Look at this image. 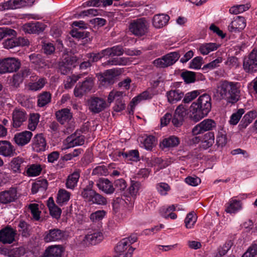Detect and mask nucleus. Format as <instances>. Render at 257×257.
<instances>
[{
	"instance_id": "5",
	"label": "nucleus",
	"mask_w": 257,
	"mask_h": 257,
	"mask_svg": "<svg viewBox=\"0 0 257 257\" xmlns=\"http://www.w3.org/2000/svg\"><path fill=\"white\" fill-rule=\"evenodd\" d=\"M148 23L145 18H141L131 21L129 25L130 32L136 36H143L147 33Z\"/></svg>"
},
{
	"instance_id": "32",
	"label": "nucleus",
	"mask_w": 257,
	"mask_h": 257,
	"mask_svg": "<svg viewBox=\"0 0 257 257\" xmlns=\"http://www.w3.org/2000/svg\"><path fill=\"white\" fill-rule=\"evenodd\" d=\"M48 182L45 179H41L33 183L31 191L34 194L37 193L38 191H45L48 187Z\"/></svg>"
},
{
	"instance_id": "21",
	"label": "nucleus",
	"mask_w": 257,
	"mask_h": 257,
	"mask_svg": "<svg viewBox=\"0 0 257 257\" xmlns=\"http://www.w3.org/2000/svg\"><path fill=\"white\" fill-rule=\"evenodd\" d=\"M16 232L7 226L0 231V241L4 244L12 243L15 240Z\"/></svg>"
},
{
	"instance_id": "34",
	"label": "nucleus",
	"mask_w": 257,
	"mask_h": 257,
	"mask_svg": "<svg viewBox=\"0 0 257 257\" xmlns=\"http://www.w3.org/2000/svg\"><path fill=\"white\" fill-rule=\"evenodd\" d=\"M66 142L69 148L82 145L84 143V137L82 135L79 136H76L75 135H72L66 139Z\"/></svg>"
},
{
	"instance_id": "55",
	"label": "nucleus",
	"mask_w": 257,
	"mask_h": 257,
	"mask_svg": "<svg viewBox=\"0 0 257 257\" xmlns=\"http://www.w3.org/2000/svg\"><path fill=\"white\" fill-rule=\"evenodd\" d=\"M156 188L161 195H166L170 190V186L168 184L163 182L157 184Z\"/></svg>"
},
{
	"instance_id": "42",
	"label": "nucleus",
	"mask_w": 257,
	"mask_h": 257,
	"mask_svg": "<svg viewBox=\"0 0 257 257\" xmlns=\"http://www.w3.org/2000/svg\"><path fill=\"white\" fill-rule=\"evenodd\" d=\"M118 156H122L123 158L128 161H138L139 160V153L137 150H131L126 153L119 152Z\"/></svg>"
},
{
	"instance_id": "18",
	"label": "nucleus",
	"mask_w": 257,
	"mask_h": 257,
	"mask_svg": "<svg viewBox=\"0 0 257 257\" xmlns=\"http://www.w3.org/2000/svg\"><path fill=\"white\" fill-rule=\"evenodd\" d=\"M32 148L36 152H44L46 150L47 143L42 134H37L33 139Z\"/></svg>"
},
{
	"instance_id": "41",
	"label": "nucleus",
	"mask_w": 257,
	"mask_h": 257,
	"mask_svg": "<svg viewBox=\"0 0 257 257\" xmlns=\"http://www.w3.org/2000/svg\"><path fill=\"white\" fill-rule=\"evenodd\" d=\"M227 143L226 133L225 130L220 127L217 132L216 136V145L218 147H223Z\"/></svg>"
},
{
	"instance_id": "63",
	"label": "nucleus",
	"mask_w": 257,
	"mask_h": 257,
	"mask_svg": "<svg viewBox=\"0 0 257 257\" xmlns=\"http://www.w3.org/2000/svg\"><path fill=\"white\" fill-rule=\"evenodd\" d=\"M107 174V169L104 166H98L95 167L92 171V175L106 176Z\"/></svg>"
},
{
	"instance_id": "36",
	"label": "nucleus",
	"mask_w": 257,
	"mask_h": 257,
	"mask_svg": "<svg viewBox=\"0 0 257 257\" xmlns=\"http://www.w3.org/2000/svg\"><path fill=\"white\" fill-rule=\"evenodd\" d=\"M233 245L231 240L227 241L223 245L220 246L217 249V251L213 254V257H223L230 249Z\"/></svg>"
},
{
	"instance_id": "61",
	"label": "nucleus",
	"mask_w": 257,
	"mask_h": 257,
	"mask_svg": "<svg viewBox=\"0 0 257 257\" xmlns=\"http://www.w3.org/2000/svg\"><path fill=\"white\" fill-rule=\"evenodd\" d=\"M141 184L138 181H133L131 182V185L129 188V192L131 195L136 196L140 189Z\"/></svg>"
},
{
	"instance_id": "56",
	"label": "nucleus",
	"mask_w": 257,
	"mask_h": 257,
	"mask_svg": "<svg viewBox=\"0 0 257 257\" xmlns=\"http://www.w3.org/2000/svg\"><path fill=\"white\" fill-rule=\"evenodd\" d=\"M181 76L184 81L187 83L194 82L195 81V74L191 71H186L181 74Z\"/></svg>"
},
{
	"instance_id": "29",
	"label": "nucleus",
	"mask_w": 257,
	"mask_h": 257,
	"mask_svg": "<svg viewBox=\"0 0 257 257\" xmlns=\"http://www.w3.org/2000/svg\"><path fill=\"white\" fill-rule=\"evenodd\" d=\"M24 163H26V162L24 158L17 157L12 160L10 163V167L14 172L20 173L25 167Z\"/></svg>"
},
{
	"instance_id": "16",
	"label": "nucleus",
	"mask_w": 257,
	"mask_h": 257,
	"mask_svg": "<svg viewBox=\"0 0 257 257\" xmlns=\"http://www.w3.org/2000/svg\"><path fill=\"white\" fill-rule=\"evenodd\" d=\"M65 232L58 229H51L46 232L44 235V240L46 242L56 241L63 239Z\"/></svg>"
},
{
	"instance_id": "33",
	"label": "nucleus",
	"mask_w": 257,
	"mask_h": 257,
	"mask_svg": "<svg viewBox=\"0 0 257 257\" xmlns=\"http://www.w3.org/2000/svg\"><path fill=\"white\" fill-rule=\"evenodd\" d=\"M220 45L216 43H208L202 44L199 48V51L203 55H207L210 52L217 50Z\"/></svg>"
},
{
	"instance_id": "51",
	"label": "nucleus",
	"mask_w": 257,
	"mask_h": 257,
	"mask_svg": "<svg viewBox=\"0 0 257 257\" xmlns=\"http://www.w3.org/2000/svg\"><path fill=\"white\" fill-rule=\"evenodd\" d=\"M144 147L147 150H151L156 145V139L153 136H149L144 140L143 143Z\"/></svg>"
},
{
	"instance_id": "44",
	"label": "nucleus",
	"mask_w": 257,
	"mask_h": 257,
	"mask_svg": "<svg viewBox=\"0 0 257 257\" xmlns=\"http://www.w3.org/2000/svg\"><path fill=\"white\" fill-rule=\"evenodd\" d=\"M125 95L124 93L122 91L112 90L111 91L107 97L108 103L110 104L113 101L115 102L120 100L123 99V96Z\"/></svg>"
},
{
	"instance_id": "50",
	"label": "nucleus",
	"mask_w": 257,
	"mask_h": 257,
	"mask_svg": "<svg viewBox=\"0 0 257 257\" xmlns=\"http://www.w3.org/2000/svg\"><path fill=\"white\" fill-rule=\"evenodd\" d=\"M244 113L243 109H239L236 112L233 113L230 116L229 123L231 125H236L241 118L242 114Z\"/></svg>"
},
{
	"instance_id": "25",
	"label": "nucleus",
	"mask_w": 257,
	"mask_h": 257,
	"mask_svg": "<svg viewBox=\"0 0 257 257\" xmlns=\"http://www.w3.org/2000/svg\"><path fill=\"white\" fill-rule=\"evenodd\" d=\"M80 176V171L76 170L73 173L68 175L66 181L67 188L73 190L77 186Z\"/></svg>"
},
{
	"instance_id": "37",
	"label": "nucleus",
	"mask_w": 257,
	"mask_h": 257,
	"mask_svg": "<svg viewBox=\"0 0 257 257\" xmlns=\"http://www.w3.org/2000/svg\"><path fill=\"white\" fill-rule=\"evenodd\" d=\"M51 100V94L50 92L44 91L38 96L37 104L39 107H44L49 104Z\"/></svg>"
},
{
	"instance_id": "62",
	"label": "nucleus",
	"mask_w": 257,
	"mask_h": 257,
	"mask_svg": "<svg viewBox=\"0 0 257 257\" xmlns=\"http://www.w3.org/2000/svg\"><path fill=\"white\" fill-rule=\"evenodd\" d=\"M199 95V92L197 90L188 92L185 95L183 101L184 103H188L196 98Z\"/></svg>"
},
{
	"instance_id": "8",
	"label": "nucleus",
	"mask_w": 257,
	"mask_h": 257,
	"mask_svg": "<svg viewBox=\"0 0 257 257\" xmlns=\"http://www.w3.org/2000/svg\"><path fill=\"white\" fill-rule=\"evenodd\" d=\"M243 68L248 73L257 71V49H253L248 56L244 59Z\"/></svg>"
},
{
	"instance_id": "46",
	"label": "nucleus",
	"mask_w": 257,
	"mask_h": 257,
	"mask_svg": "<svg viewBox=\"0 0 257 257\" xmlns=\"http://www.w3.org/2000/svg\"><path fill=\"white\" fill-rule=\"evenodd\" d=\"M40 117V114L37 113L30 114L28 125V127L30 130L34 131L36 130L39 122Z\"/></svg>"
},
{
	"instance_id": "60",
	"label": "nucleus",
	"mask_w": 257,
	"mask_h": 257,
	"mask_svg": "<svg viewBox=\"0 0 257 257\" xmlns=\"http://www.w3.org/2000/svg\"><path fill=\"white\" fill-rule=\"evenodd\" d=\"M31 210L33 218L36 220H39L41 212L39 210L38 205L37 204H31L29 207Z\"/></svg>"
},
{
	"instance_id": "9",
	"label": "nucleus",
	"mask_w": 257,
	"mask_h": 257,
	"mask_svg": "<svg viewBox=\"0 0 257 257\" xmlns=\"http://www.w3.org/2000/svg\"><path fill=\"white\" fill-rule=\"evenodd\" d=\"M34 0H9L0 4V11L14 10L31 6Z\"/></svg>"
},
{
	"instance_id": "28",
	"label": "nucleus",
	"mask_w": 257,
	"mask_h": 257,
	"mask_svg": "<svg viewBox=\"0 0 257 257\" xmlns=\"http://www.w3.org/2000/svg\"><path fill=\"white\" fill-rule=\"evenodd\" d=\"M169 19L170 17L167 15H156L153 19V25L156 28H161L167 24Z\"/></svg>"
},
{
	"instance_id": "3",
	"label": "nucleus",
	"mask_w": 257,
	"mask_h": 257,
	"mask_svg": "<svg viewBox=\"0 0 257 257\" xmlns=\"http://www.w3.org/2000/svg\"><path fill=\"white\" fill-rule=\"evenodd\" d=\"M94 184L93 181H88L85 185L81 189V197L85 201L91 204L106 205L107 203L106 198L93 189Z\"/></svg>"
},
{
	"instance_id": "38",
	"label": "nucleus",
	"mask_w": 257,
	"mask_h": 257,
	"mask_svg": "<svg viewBox=\"0 0 257 257\" xmlns=\"http://www.w3.org/2000/svg\"><path fill=\"white\" fill-rule=\"evenodd\" d=\"M152 97V94L148 91H144L139 95L133 98L130 104L131 109L133 110L135 105L140 102L142 100L151 99Z\"/></svg>"
},
{
	"instance_id": "64",
	"label": "nucleus",
	"mask_w": 257,
	"mask_h": 257,
	"mask_svg": "<svg viewBox=\"0 0 257 257\" xmlns=\"http://www.w3.org/2000/svg\"><path fill=\"white\" fill-rule=\"evenodd\" d=\"M222 61V59L221 57H218L216 59L211 61V62L205 65L203 67V70H206L207 69L211 70L219 66V64Z\"/></svg>"
},
{
	"instance_id": "1",
	"label": "nucleus",
	"mask_w": 257,
	"mask_h": 257,
	"mask_svg": "<svg viewBox=\"0 0 257 257\" xmlns=\"http://www.w3.org/2000/svg\"><path fill=\"white\" fill-rule=\"evenodd\" d=\"M211 109V96L208 94H203L191 105L190 118L195 122H198L207 115Z\"/></svg>"
},
{
	"instance_id": "11",
	"label": "nucleus",
	"mask_w": 257,
	"mask_h": 257,
	"mask_svg": "<svg viewBox=\"0 0 257 257\" xmlns=\"http://www.w3.org/2000/svg\"><path fill=\"white\" fill-rule=\"evenodd\" d=\"M216 126V123L214 120L207 118L196 125L192 128V133L194 136H197L207 131L210 132Z\"/></svg>"
},
{
	"instance_id": "45",
	"label": "nucleus",
	"mask_w": 257,
	"mask_h": 257,
	"mask_svg": "<svg viewBox=\"0 0 257 257\" xmlns=\"http://www.w3.org/2000/svg\"><path fill=\"white\" fill-rule=\"evenodd\" d=\"M42 168L39 164H32L26 170V174L29 177L37 176L40 175Z\"/></svg>"
},
{
	"instance_id": "35",
	"label": "nucleus",
	"mask_w": 257,
	"mask_h": 257,
	"mask_svg": "<svg viewBox=\"0 0 257 257\" xmlns=\"http://www.w3.org/2000/svg\"><path fill=\"white\" fill-rule=\"evenodd\" d=\"M257 116L256 110H251L246 113L241 120L240 125L242 128H245Z\"/></svg>"
},
{
	"instance_id": "12",
	"label": "nucleus",
	"mask_w": 257,
	"mask_h": 257,
	"mask_svg": "<svg viewBox=\"0 0 257 257\" xmlns=\"http://www.w3.org/2000/svg\"><path fill=\"white\" fill-rule=\"evenodd\" d=\"M17 199L18 192L15 187L0 192V203L2 204H10L15 202Z\"/></svg>"
},
{
	"instance_id": "19",
	"label": "nucleus",
	"mask_w": 257,
	"mask_h": 257,
	"mask_svg": "<svg viewBox=\"0 0 257 257\" xmlns=\"http://www.w3.org/2000/svg\"><path fill=\"white\" fill-rule=\"evenodd\" d=\"M32 136V132L25 131L16 134L14 140L16 144L19 146L23 147L30 142Z\"/></svg>"
},
{
	"instance_id": "26",
	"label": "nucleus",
	"mask_w": 257,
	"mask_h": 257,
	"mask_svg": "<svg viewBox=\"0 0 257 257\" xmlns=\"http://www.w3.org/2000/svg\"><path fill=\"white\" fill-rule=\"evenodd\" d=\"M58 121L63 124L69 122L72 118V114L68 108H63L56 112Z\"/></svg>"
},
{
	"instance_id": "48",
	"label": "nucleus",
	"mask_w": 257,
	"mask_h": 257,
	"mask_svg": "<svg viewBox=\"0 0 257 257\" xmlns=\"http://www.w3.org/2000/svg\"><path fill=\"white\" fill-rule=\"evenodd\" d=\"M127 63L126 58L115 57L107 60L104 63L105 65H125Z\"/></svg>"
},
{
	"instance_id": "6",
	"label": "nucleus",
	"mask_w": 257,
	"mask_h": 257,
	"mask_svg": "<svg viewBox=\"0 0 257 257\" xmlns=\"http://www.w3.org/2000/svg\"><path fill=\"white\" fill-rule=\"evenodd\" d=\"M21 66L19 59L9 57L0 59V73L5 74L17 71Z\"/></svg>"
},
{
	"instance_id": "49",
	"label": "nucleus",
	"mask_w": 257,
	"mask_h": 257,
	"mask_svg": "<svg viewBox=\"0 0 257 257\" xmlns=\"http://www.w3.org/2000/svg\"><path fill=\"white\" fill-rule=\"evenodd\" d=\"M82 74L72 75L67 77L64 82V86L66 89L71 88L74 84L82 77Z\"/></svg>"
},
{
	"instance_id": "52",
	"label": "nucleus",
	"mask_w": 257,
	"mask_h": 257,
	"mask_svg": "<svg viewBox=\"0 0 257 257\" xmlns=\"http://www.w3.org/2000/svg\"><path fill=\"white\" fill-rule=\"evenodd\" d=\"M257 255V243L253 242L241 257H254Z\"/></svg>"
},
{
	"instance_id": "30",
	"label": "nucleus",
	"mask_w": 257,
	"mask_h": 257,
	"mask_svg": "<svg viewBox=\"0 0 257 257\" xmlns=\"http://www.w3.org/2000/svg\"><path fill=\"white\" fill-rule=\"evenodd\" d=\"M168 101L174 104L180 101L184 96L183 93L179 89L171 90L167 92Z\"/></svg>"
},
{
	"instance_id": "57",
	"label": "nucleus",
	"mask_w": 257,
	"mask_h": 257,
	"mask_svg": "<svg viewBox=\"0 0 257 257\" xmlns=\"http://www.w3.org/2000/svg\"><path fill=\"white\" fill-rule=\"evenodd\" d=\"M197 216L194 211L189 213L184 220L185 225H194L197 221Z\"/></svg>"
},
{
	"instance_id": "20",
	"label": "nucleus",
	"mask_w": 257,
	"mask_h": 257,
	"mask_svg": "<svg viewBox=\"0 0 257 257\" xmlns=\"http://www.w3.org/2000/svg\"><path fill=\"white\" fill-rule=\"evenodd\" d=\"M76 60L74 57H67L65 58L58 64V71L62 74H67L75 66L74 63Z\"/></svg>"
},
{
	"instance_id": "40",
	"label": "nucleus",
	"mask_w": 257,
	"mask_h": 257,
	"mask_svg": "<svg viewBox=\"0 0 257 257\" xmlns=\"http://www.w3.org/2000/svg\"><path fill=\"white\" fill-rule=\"evenodd\" d=\"M47 80L45 78H40L36 82L29 83L28 88L32 91H38L43 88Z\"/></svg>"
},
{
	"instance_id": "59",
	"label": "nucleus",
	"mask_w": 257,
	"mask_h": 257,
	"mask_svg": "<svg viewBox=\"0 0 257 257\" xmlns=\"http://www.w3.org/2000/svg\"><path fill=\"white\" fill-rule=\"evenodd\" d=\"M106 212L104 210H98L93 213L90 215V219L94 222L100 221L105 216Z\"/></svg>"
},
{
	"instance_id": "27",
	"label": "nucleus",
	"mask_w": 257,
	"mask_h": 257,
	"mask_svg": "<svg viewBox=\"0 0 257 257\" xmlns=\"http://www.w3.org/2000/svg\"><path fill=\"white\" fill-rule=\"evenodd\" d=\"M214 134L212 132H208L202 136L200 147L204 150H206L211 147L214 143Z\"/></svg>"
},
{
	"instance_id": "17",
	"label": "nucleus",
	"mask_w": 257,
	"mask_h": 257,
	"mask_svg": "<svg viewBox=\"0 0 257 257\" xmlns=\"http://www.w3.org/2000/svg\"><path fill=\"white\" fill-rule=\"evenodd\" d=\"M96 186L100 190L106 194H112L115 190V188L111 182L106 178H99L96 181Z\"/></svg>"
},
{
	"instance_id": "43",
	"label": "nucleus",
	"mask_w": 257,
	"mask_h": 257,
	"mask_svg": "<svg viewBox=\"0 0 257 257\" xmlns=\"http://www.w3.org/2000/svg\"><path fill=\"white\" fill-rule=\"evenodd\" d=\"M179 143L180 141L178 138L172 136L164 139L162 145L165 148H172L177 146Z\"/></svg>"
},
{
	"instance_id": "23",
	"label": "nucleus",
	"mask_w": 257,
	"mask_h": 257,
	"mask_svg": "<svg viewBox=\"0 0 257 257\" xmlns=\"http://www.w3.org/2000/svg\"><path fill=\"white\" fill-rule=\"evenodd\" d=\"M15 154V149L8 141H0V155L4 157H12Z\"/></svg>"
},
{
	"instance_id": "47",
	"label": "nucleus",
	"mask_w": 257,
	"mask_h": 257,
	"mask_svg": "<svg viewBox=\"0 0 257 257\" xmlns=\"http://www.w3.org/2000/svg\"><path fill=\"white\" fill-rule=\"evenodd\" d=\"M16 99L24 107L29 108L33 105L31 99L28 96L23 94H18L16 95Z\"/></svg>"
},
{
	"instance_id": "4",
	"label": "nucleus",
	"mask_w": 257,
	"mask_h": 257,
	"mask_svg": "<svg viewBox=\"0 0 257 257\" xmlns=\"http://www.w3.org/2000/svg\"><path fill=\"white\" fill-rule=\"evenodd\" d=\"M137 239L136 234H132L129 237L122 239L115 247V257H132L134 248L131 245Z\"/></svg>"
},
{
	"instance_id": "7",
	"label": "nucleus",
	"mask_w": 257,
	"mask_h": 257,
	"mask_svg": "<svg viewBox=\"0 0 257 257\" xmlns=\"http://www.w3.org/2000/svg\"><path fill=\"white\" fill-rule=\"evenodd\" d=\"M180 55L177 52H170L153 61L154 65L157 67L164 68L175 64L179 59Z\"/></svg>"
},
{
	"instance_id": "39",
	"label": "nucleus",
	"mask_w": 257,
	"mask_h": 257,
	"mask_svg": "<svg viewBox=\"0 0 257 257\" xmlns=\"http://www.w3.org/2000/svg\"><path fill=\"white\" fill-rule=\"evenodd\" d=\"M71 193L64 189L58 191L57 197V203L59 205H63L67 203L70 199Z\"/></svg>"
},
{
	"instance_id": "22",
	"label": "nucleus",
	"mask_w": 257,
	"mask_h": 257,
	"mask_svg": "<svg viewBox=\"0 0 257 257\" xmlns=\"http://www.w3.org/2000/svg\"><path fill=\"white\" fill-rule=\"evenodd\" d=\"M46 28V25L40 22L29 23L24 26L25 32L29 34H39L43 32Z\"/></svg>"
},
{
	"instance_id": "10",
	"label": "nucleus",
	"mask_w": 257,
	"mask_h": 257,
	"mask_svg": "<svg viewBox=\"0 0 257 257\" xmlns=\"http://www.w3.org/2000/svg\"><path fill=\"white\" fill-rule=\"evenodd\" d=\"M119 74V71L117 69H111L100 74L98 78L101 85L107 86L114 83L115 77Z\"/></svg>"
},
{
	"instance_id": "2",
	"label": "nucleus",
	"mask_w": 257,
	"mask_h": 257,
	"mask_svg": "<svg viewBox=\"0 0 257 257\" xmlns=\"http://www.w3.org/2000/svg\"><path fill=\"white\" fill-rule=\"evenodd\" d=\"M237 85V82L223 81L218 85L216 92L220 98L226 100L229 103H234L239 98L240 91Z\"/></svg>"
},
{
	"instance_id": "14",
	"label": "nucleus",
	"mask_w": 257,
	"mask_h": 257,
	"mask_svg": "<svg viewBox=\"0 0 257 257\" xmlns=\"http://www.w3.org/2000/svg\"><path fill=\"white\" fill-rule=\"evenodd\" d=\"M103 238V234L99 230L93 229L85 235L83 242L86 245H95L100 242Z\"/></svg>"
},
{
	"instance_id": "15",
	"label": "nucleus",
	"mask_w": 257,
	"mask_h": 257,
	"mask_svg": "<svg viewBox=\"0 0 257 257\" xmlns=\"http://www.w3.org/2000/svg\"><path fill=\"white\" fill-rule=\"evenodd\" d=\"M12 118L13 127H19L27 120V113L24 110L16 108L13 110Z\"/></svg>"
},
{
	"instance_id": "31",
	"label": "nucleus",
	"mask_w": 257,
	"mask_h": 257,
	"mask_svg": "<svg viewBox=\"0 0 257 257\" xmlns=\"http://www.w3.org/2000/svg\"><path fill=\"white\" fill-rule=\"evenodd\" d=\"M241 208V203L233 198H231L226 206L225 211L228 213H235Z\"/></svg>"
},
{
	"instance_id": "54",
	"label": "nucleus",
	"mask_w": 257,
	"mask_h": 257,
	"mask_svg": "<svg viewBox=\"0 0 257 257\" xmlns=\"http://www.w3.org/2000/svg\"><path fill=\"white\" fill-rule=\"evenodd\" d=\"M249 8V5L247 4L233 6L230 8L229 13L231 14L237 15L247 11Z\"/></svg>"
},
{
	"instance_id": "24",
	"label": "nucleus",
	"mask_w": 257,
	"mask_h": 257,
	"mask_svg": "<svg viewBox=\"0 0 257 257\" xmlns=\"http://www.w3.org/2000/svg\"><path fill=\"white\" fill-rule=\"evenodd\" d=\"M246 26L245 20L243 17L237 16L228 26L230 32L239 31L243 30Z\"/></svg>"
},
{
	"instance_id": "58",
	"label": "nucleus",
	"mask_w": 257,
	"mask_h": 257,
	"mask_svg": "<svg viewBox=\"0 0 257 257\" xmlns=\"http://www.w3.org/2000/svg\"><path fill=\"white\" fill-rule=\"evenodd\" d=\"M203 58L200 56L193 58L190 63V68L194 69H199L202 64Z\"/></svg>"
},
{
	"instance_id": "53",
	"label": "nucleus",
	"mask_w": 257,
	"mask_h": 257,
	"mask_svg": "<svg viewBox=\"0 0 257 257\" xmlns=\"http://www.w3.org/2000/svg\"><path fill=\"white\" fill-rule=\"evenodd\" d=\"M89 33L83 30L74 29L71 31V36L77 39H84L89 36Z\"/></svg>"
},
{
	"instance_id": "13",
	"label": "nucleus",
	"mask_w": 257,
	"mask_h": 257,
	"mask_svg": "<svg viewBox=\"0 0 257 257\" xmlns=\"http://www.w3.org/2000/svg\"><path fill=\"white\" fill-rule=\"evenodd\" d=\"M88 105L90 111L98 113L103 110L106 107L107 104L103 99L93 97L88 100Z\"/></svg>"
}]
</instances>
